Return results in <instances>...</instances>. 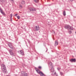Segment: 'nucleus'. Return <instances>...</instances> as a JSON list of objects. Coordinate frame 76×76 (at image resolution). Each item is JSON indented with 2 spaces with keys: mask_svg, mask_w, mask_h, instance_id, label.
<instances>
[{
  "mask_svg": "<svg viewBox=\"0 0 76 76\" xmlns=\"http://www.w3.org/2000/svg\"><path fill=\"white\" fill-rule=\"evenodd\" d=\"M8 46L12 50H9V53H10V54L11 56H12V55H13V51H12V50H13V46H12V44H11V43H10L8 44Z\"/></svg>",
  "mask_w": 76,
  "mask_h": 76,
  "instance_id": "obj_1",
  "label": "nucleus"
},
{
  "mask_svg": "<svg viewBox=\"0 0 76 76\" xmlns=\"http://www.w3.org/2000/svg\"><path fill=\"white\" fill-rule=\"evenodd\" d=\"M1 67L2 71L3 73H6L7 72V69L5 65H4V64H2L1 65Z\"/></svg>",
  "mask_w": 76,
  "mask_h": 76,
  "instance_id": "obj_2",
  "label": "nucleus"
},
{
  "mask_svg": "<svg viewBox=\"0 0 76 76\" xmlns=\"http://www.w3.org/2000/svg\"><path fill=\"white\" fill-rule=\"evenodd\" d=\"M21 73L22 75L21 76H28V74L26 73V72L22 71L21 72Z\"/></svg>",
  "mask_w": 76,
  "mask_h": 76,
  "instance_id": "obj_3",
  "label": "nucleus"
},
{
  "mask_svg": "<svg viewBox=\"0 0 76 76\" xmlns=\"http://www.w3.org/2000/svg\"><path fill=\"white\" fill-rule=\"evenodd\" d=\"M50 72H51L52 73L51 75H53V73L54 72H55V71L54 70V69L53 68V66H52L51 67V69L50 70Z\"/></svg>",
  "mask_w": 76,
  "mask_h": 76,
  "instance_id": "obj_4",
  "label": "nucleus"
},
{
  "mask_svg": "<svg viewBox=\"0 0 76 76\" xmlns=\"http://www.w3.org/2000/svg\"><path fill=\"white\" fill-rule=\"evenodd\" d=\"M39 26H35V29L34 30L35 31H39Z\"/></svg>",
  "mask_w": 76,
  "mask_h": 76,
  "instance_id": "obj_5",
  "label": "nucleus"
},
{
  "mask_svg": "<svg viewBox=\"0 0 76 76\" xmlns=\"http://www.w3.org/2000/svg\"><path fill=\"white\" fill-rule=\"evenodd\" d=\"M35 69L37 73H39L40 74L41 73V72H40V71H39V70L38 69V68H35Z\"/></svg>",
  "mask_w": 76,
  "mask_h": 76,
  "instance_id": "obj_6",
  "label": "nucleus"
},
{
  "mask_svg": "<svg viewBox=\"0 0 76 76\" xmlns=\"http://www.w3.org/2000/svg\"><path fill=\"white\" fill-rule=\"evenodd\" d=\"M69 61H71V62H72V63L73 62H75V61H76V59L72 58V59H70Z\"/></svg>",
  "mask_w": 76,
  "mask_h": 76,
  "instance_id": "obj_7",
  "label": "nucleus"
},
{
  "mask_svg": "<svg viewBox=\"0 0 76 76\" xmlns=\"http://www.w3.org/2000/svg\"><path fill=\"white\" fill-rule=\"evenodd\" d=\"M20 53L21 54V55H22V56H23L24 55V52L22 50L20 51Z\"/></svg>",
  "mask_w": 76,
  "mask_h": 76,
  "instance_id": "obj_8",
  "label": "nucleus"
},
{
  "mask_svg": "<svg viewBox=\"0 0 76 76\" xmlns=\"http://www.w3.org/2000/svg\"><path fill=\"white\" fill-rule=\"evenodd\" d=\"M70 28V26L66 25L65 26V29H69Z\"/></svg>",
  "mask_w": 76,
  "mask_h": 76,
  "instance_id": "obj_9",
  "label": "nucleus"
},
{
  "mask_svg": "<svg viewBox=\"0 0 76 76\" xmlns=\"http://www.w3.org/2000/svg\"><path fill=\"white\" fill-rule=\"evenodd\" d=\"M58 45V42H57V40H56L55 42V46L56 47Z\"/></svg>",
  "mask_w": 76,
  "mask_h": 76,
  "instance_id": "obj_10",
  "label": "nucleus"
},
{
  "mask_svg": "<svg viewBox=\"0 0 76 76\" xmlns=\"http://www.w3.org/2000/svg\"><path fill=\"white\" fill-rule=\"evenodd\" d=\"M1 14L3 15H4V16H6V14H5V13H4V11H3L1 12Z\"/></svg>",
  "mask_w": 76,
  "mask_h": 76,
  "instance_id": "obj_11",
  "label": "nucleus"
},
{
  "mask_svg": "<svg viewBox=\"0 0 76 76\" xmlns=\"http://www.w3.org/2000/svg\"><path fill=\"white\" fill-rule=\"evenodd\" d=\"M40 75H41V76H45V75L42 72H41V73L40 74Z\"/></svg>",
  "mask_w": 76,
  "mask_h": 76,
  "instance_id": "obj_12",
  "label": "nucleus"
},
{
  "mask_svg": "<svg viewBox=\"0 0 76 76\" xmlns=\"http://www.w3.org/2000/svg\"><path fill=\"white\" fill-rule=\"evenodd\" d=\"M2 12H3V9L1 8V7H0V12L1 13Z\"/></svg>",
  "mask_w": 76,
  "mask_h": 76,
  "instance_id": "obj_13",
  "label": "nucleus"
},
{
  "mask_svg": "<svg viewBox=\"0 0 76 76\" xmlns=\"http://www.w3.org/2000/svg\"><path fill=\"white\" fill-rule=\"evenodd\" d=\"M63 14L64 16H66V12L65 11H64L63 12Z\"/></svg>",
  "mask_w": 76,
  "mask_h": 76,
  "instance_id": "obj_14",
  "label": "nucleus"
},
{
  "mask_svg": "<svg viewBox=\"0 0 76 76\" xmlns=\"http://www.w3.org/2000/svg\"><path fill=\"white\" fill-rule=\"evenodd\" d=\"M25 3V2L24 1H21V4H24Z\"/></svg>",
  "mask_w": 76,
  "mask_h": 76,
  "instance_id": "obj_15",
  "label": "nucleus"
},
{
  "mask_svg": "<svg viewBox=\"0 0 76 76\" xmlns=\"http://www.w3.org/2000/svg\"><path fill=\"white\" fill-rule=\"evenodd\" d=\"M34 1L35 3H38L39 2V0H34Z\"/></svg>",
  "mask_w": 76,
  "mask_h": 76,
  "instance_id": "obj_16",
  "label": "nucleus"
},
{
  "mask_svg": "<svg viewBox=\"0 0 76 76\" xmlns=\"http://www.w3.org/2000/svg\"><path fill=\"white\" fill-rule=\"evenodd\" d=\"M32 11H36V9L35 8H32Z\"/></svg>",
  "mask_w": 76,
  "mask_h": 76,
  "instance_id": "obj_17",
  "label": "nucleus"
},
{
  "mask_svg": "<svg viewBox=\"0 0 76 76\" xmlns=\"http://www.w3.org/2000/svg\"><path fill=\"white\" fill-rule=\"evenodd\" d=\"M29 10H30V11H32V8L31 7H29L28 9Z\"/></svg>",
  "mask_w": 76,
  "mask_h": 76,
  "instance_id": "obj_18",
  "label": "nucleus"
},
{
  "mask_svg": "<svg viewBox=\"0 0 76 76\" xmlns=\"http://www.w3.org/2000/svg\"><path fill=\"white\" fill-rule=\"evenodd\" d=\"M69 29H71L72 30H73V27H71L70 26V27L69 28Z\"/></svg>",
  "mask_w": 76,
  "mask_h": 76,
  "instance_id": "obj_19",
  "label": "nucleus"
},
{
  "mask_svg": "<svg viewBox=\"0 0 76 76\" xmlns=\"http://www.w3.org/2000/svg\"><path fill=\"white\" fill-rule=\"evenodd\" d=\"M49 65H50L51 66H52L53 65V63H51V62H50L49 63Z\"/></svg>",
  "mask_w": 76,
  "mask_h": 76,
  "instance_id": "obj_20",
  "label": "nucleus"
},
{
  "mask_svg": "<svg viewBox=\"0 0 76 76\" xmlns=\"http://www.w3.org/2000/svg\"><path fill=\"white\" fill-rule=\"evenodd\" d=\"M54 75H56V76H58V75L57 74H56V72H55L54 73Z\"/></svg>",
  "mask_w": 76,
  "mask_h": 76,
  "instance_id": "obj_21",
  "label": "nucleus"
},
{
  "mask_svg": "<svg viewBox=\"0 0 76 76\" xmlns=\"http://www.w3.org/2000/svg\"><path fill=\"white\" fill-rule=\"evenodd\" d=\"M61 69V68H60V67H58L57 68V69H58V70H60Z\"/></svg>",
  "mask_w": 76,
  "mask_h": 76,
  "instance_id": "obj_22",
  "label": "nucleus"
},
{
  "mask_svg": "<svg viewBox=\"0 0 76 76\" xmlns=\"http://www.w3.org/2000/svg\"><path fill=\"white\" fill-rule=\"evenodd\" d=\"M17 18L18 19H20V16H17Z\"/></svg>",
  "mask_w": 76,
  "mask_h": 76,
  "instance_id": "obj_23",
  "label": "nucleus"
},
{
  "mask_svg": "<svg viewBox=\"0 0 76 76\" xmlns=\"http://www.w3.org/2000/svg\"><path fill=\"white\" fill-rule=\"evenodd\" d=\"M1 2H3V1H5V0H0Z\"/></svg>",
  "mask_w": 76,
  "mask_h": 76,
  "instance_id": "obj_24",
  "label": "nucleus"
},
{
  "mask_svg": "<svg viewBox=\"0 0 76 76\" xmlns=\"http://www.w3.org/2000/svg\"><path fill=\"white\" fill-rule=\"evenodd\" d=\"M69 34H71V33H72V31H69Z\"/></svg>",
  "mask_w": 76,
  "mask_h": 76,
  "instance_id": "obj_25",
  "label": "nucleus"
},
{
  "mask_svg": "<svg viewBox=\"0 0 76 76\" xmlns=\"http://www.w3.org/2000/svg\"><path fill=\"white\" fill-rule=\"evenodd\" d=\"M10 16H11V19H12V14H10Z\"/></svg>",
  "mask_w": 76,
  "mask_h": 76,
  "instance_id": "obj_26",
  "label": "nucleus"
},
{
  "mask_svg": "<svg viewBox=\"0 0 76 76\" xmlns=\"http://www.w3.org/2000/svg\"><path fill=\"white\" fill-rule=\"evenodd\" d=\"M38 68L39 69H41V66H39L38 67Z\"/></svg>",
  "mask_w": 76,
  "mask_h": 76,
  "instance_id": "obj_27",
  "label": "nucleus"
},
{
  "mask_svg": "<svg viewBox=\"0 0 76 76\" xmlns=\"http://www.w3.org/2000/svg\"><path fill=\"white\" fill-rule=\"evenodd\" d=\"M60 73V75H63V72H61Z\"/></svg>",
  "mask_w": 76,
  "mask_h": 76,
  "instance_id": "obj_28",
  "label": "nucleus"
},
{
  "mask_svg": "<svg viewBox=\"0 0 76 76\" xmlns=\"http://www.w3.org/2000/svg\"><path fill=\"white\" fill-rule=\"evenodd\" d=\"M12 19H11V17H10V20H11V22H12Z\"/></svg>",
  "mask_w": 76,
  "mask_h": 76,
  "instance_id": "obj_29",
  "label": "nucleus"
},
{
  "mask_svg": "<svg viewBox=\"0 0 76 76\" xmlns=\"http://www.w3.org/2000/svg\"><path fill=\"white\" fill-rule=\"evenodd\" d=\"M17 15H18V14H17V13L15 14V16H17Z\"/></svg>",
  "mask_w": 76,
  "mask_h": 76,
  "instance_id": "obj_30",
  "label": "nucleus"
},
{
  "mask_svg": "<svg viewBox=\"0 0 76 76\" xmlns=\"http://www.w3.org/2000/svg\"><path fill=\"white\" fill-rule=\"evenodd\" d=\"M20 7L21 8H22V5H20Z\"/></svg>",
  "mask_w": 76,
  "mask_h": 76,
  "instance_id": "obj_31",
  "label": "nucleus"
},
{
  "mask_svg": "<svg viewBox=\"0 0 76 76\" xmlns=\"http://www.w3.org/2000/svg\"><path fill=\"white\" fill-rule=\"evenodd\" d=\"M46 48V52H47V51H48V49H47V48Z\"/></svg>",
  "mask_w": 76,
  "mask_h": 76,
  "instance_id": "obj_32",
  "label": "nucleus"
},
{
  "mask_svg": "<svg viewBox=\"0 0 76 76\" xmlns=\"http://www.w3.org/2000/svg\"><path fill=\"white\" fill-rule=\"evenodd\" d=\"M11 1H14V0H10Z\"/></svg>",
  "mask_w": 76,
  "mask_h": 76,
  "instance_id": "obj_33",
  "label": "nucleus"
},
{
  "mask_svg": "<svg viewBox=\"0 0 76 76\" xmlns=\"http://www.w3.org/2000/svg\"><path fill=\"white\" fill-rule=\"evenodd\" d=\"M71 1H73V0H70Z\"/></svg>",
  "mask_w": 76,
  "mask_h": 76,
  "instance_id": "obj_34",
  "label": "nucleus"
},
{
  "mask_svg": "<svg viewBox=\"0 0 76 76\" xmlns=\"http://www.w3.org/2000/svg\"><path fill=\"white\" fill-rule=\"evenodd\" d=\"M54 33H55V31H54Z\"/></svg>",
  "mask_w": 76,
  "mask_h": 76,
  "instance_id": "obj_35",
  "label": "nucleus"
},
{
  "mask_svg": "<svg viewBox=\"0 0 76 76\" xmlns=\"http://www.w3.org/2000/svg\"><path fill=\"white\" fill-rule=\"evenodd\" d=\"M75 34H76V31L75 32Z\"/></svg>",
  "mask_w": 76,
  "mask_h": 76,
  "instance_id": "obj_36",
  "label": "nucleus"
},
{
  "mask_svg": "<svg viewBox=\"0 0 76 76\" xmlns=\"http://www.w3.org/2000/svg\"><path fill=\"white\" fill-rule=\"evenodd\" d=\"M27 47H28L27 45Z\"/></svg>",
  "mask_w": 76,
  "mask_h": 76,
  "instance_id": "obj_37",
  "label": "nucleus"
},
{
  "mask_svg": "<svg viewBox=\"0 0 76 76\" xmlns=\"http://www.w3.org/2000/svg\"><path fill=\"white\" fill-rule=\"evenodd\" d=\"M44 45V46H45V45Z\"/></svg>",
  "mask_w": 76,
  "mask_h": 76,
  "instance_id": "obj_38",
  "label": "nucleus"
}]
</instances>
